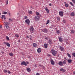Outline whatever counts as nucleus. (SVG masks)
<instances>
[{"mask_svg": "<svg viewBox=\"0 0 75 75\" xmlns=\"http://www.w3.org/2000/svg\"><path fill=\"white\" fill-rule=\"evenodd\" d=\"M51 53L54 56H56V54H57V51H55L54 49L51 50Z\"/></svg>", "mask_w": 75, "mask_h": 75, "instance_id": "1", "label": "nucleus"}, {"mask_svg": "<svg viewBox=\"0 0 75 75\" xmlns=\"http://www.w3.org/2000/svg\"><path fill=\"white\" fill-rule=\"evenodd\" d=\"M40 16H35L34 18L35 20V21H38L39 20L40 18Z\"/></svg>", "mask_w": 75, "mask_h": 75, "instance_id": "2", "label": "nucleus"}, {"mask_svg": "<svg viewBox=\"0 0 75 75\" xmlns=\"http://www.w3.org/2000/svg\"><path fill=\"white\" fill-rule=\"evenodd\" d=\"M25 22L26 24H28V25H30V20L28 19H27L25 21Z\"/></svg>", "mask_w": 75, "mask_h": 75, "instance_id": "3", "label": "nucleus"}, {"mask_svg": "<svg viewBox=\"0 0 75 75\" xmlns=\"http://www.w3.org/2000/svg\"><path fill=\"white\" fill-rule=\"evenodd\" d=\"M30 33H33L34 32H33V31H34V28H33V26H32L31 27V28L30 29Z\"/></svg>", "mask_w": 75, "mask_h": 75, "instance_id": "4", "label": "nucleus"}, {"mask_svg": "<svg viewBox=\"0 0 75 75\" xmlns=\"http://www.w3.org/2000/svg\"><path fill=\"white\" fill-rule=\"evenodd\" d=\"M4 43L5 45H6L8 47H10V44L9 43L4 42Z\"/></svg>", "mask_w": 75, "mask_h": 75, "instance_id": "5", "label": "nucleus"}, {"mask_svg": "<svg viewBox=\"0 0 75 75\" xmlns=\"http://www.w3.org/2000/svg\"><path fill=\"white\" fill-rule=\"evenodd\" d=\"M21 65H25V66H27V63L24 61L22 62Z\"/></svg>", "mask_w": 75, "mask_h": 75, "instance_id": "6", "label": "nucleus"}, {"mask_svg": "<svg viewBox=\"0 0 75 75\" xmlns=\"http://www.w3.org/2000/svg\"><path fill=\"white\" fill-rule=\"evenodd\" d=\"M64 13V12L62 11H59V16H61V17H62L64 15L63 14Z\"/></svg>", "mask_w": 75, "mask_h": 75, "instance_id": "7", "label": "nucleus"}, {"mask_svg": "<svg viewBox=\"0 0 75 75\" xmlns=\"http://www.w3.org/2000/svg\"><path fill=\"white\" fill-rule=\"evenodd\" d=\"M59 65L60 66H63V62L62 61H60L59 62Z\"/></svg>", "mask_w": 75, "mask_h": 75, "instance_id": "8", "label": "nucleus"}, {"mask_svg": "<svg viewBox=\"0 0 75 75\" xmlns=\"http://www.w3.org/2000/svg\"><path fill=\"white\" fill-rule=\"evenodd\" d=\"M48 45H49L48 44H44V47L45 48H48Z\"/></svg>", "mask_w": 75, "mask_h": 75, "instance_id": "9", "label": "nucleus"}, {"mask_svg": "<svg viewBox=\"0 0 75 75\" xmlns=\"http://www.w3.org/2000/svg\"><path fill=\"white\" fill-rule=\"evenodd\" d=\"M50 62L52 65H54L55 64V62H54V60H53L52 59H51Z\"/></svg>", "mask_w": 75, "mask_h": 75, "instance_id": "10", "label": "nucleus"}, {"mask_svg": "<svg viewBox=\"0 0 75 75\" xmlns=\"http://www.w3.org/2000/svg\"><path fill=\"white\" fill-rule=\"evenodd\" d=\"M37 51L38 53H40L41 52V48H38L37 50Z\"/></svg>", "mask_w": 75, "mask_h": 75, "instance_id": "11", "label": "nucleus"}, {"mask_svg": "<svg viewBox=\"0 0 75 75\" xmlns=\"http://www.w3.org/2000/svg\"><path fill=\"white\" fill-rule=\"evenodd\" d=\"M36 16L41 17V15L40 14V13L38 12H36L35 13Z\"/></svg>", "mask_w": 75, "mask_h": 75, "instance_id": "12", "label": "nucleus"}, {"mask_svg": "<svg viewBox=\"0 0 75 75\" xmlns=\"http://www.w3.org/2000/svg\"><path fill=\"white\" fill-rule=\"evenodd\" d=\"M48 43L49 44H51L52 43V41L51 39H50L49 40V41L48 42Z\"/></svg>", "mask_w": 75, "mask_h": 75, "instance_id": "13", "label": "nucleus"}, {"mask_svg": "<svg viewBox=\"0 0 75 75\" xmlns=\"http://www.w3.org/2000/svg\"><path fill=\"white\" fill-rule=\"evenodd\" d=\"M45 10L47 12V13H49V9H48V8L47 7H46L45 8Z\"/></svg>", "mask_w": 75, "mask_h": 75, "instance_id": "14", "label": "nucleus"}, {"mask_svg": "<svg viewBox=\"0 0 75 75\" xmlns=\"http://www.w3.org/2000/svg\"><path fill=\"white\" fill-rule=\"evenodd\" d=\"M70 15L71 16H75V12H73L71 13Z\"/></svg>", "mask_w": 75, "mask_h": 75, "instance_id": "15", "label": "nucleus"}, {"mask_svg": "<svg viewBox=\"0 0 75 75\" xmlns=\"http://www.w3.org/2000/svg\"><path fill=\"white\" fill-rule=\"evenodd\" d=\"M28 13L29 14H32L33 12L31 11H28Z\"/></svg>", "mask_w": 75, "mask_h": 75, "instance_id": "16", "label": "nucleus"}, {"mask_svg": "<svg viewBox=\"0 0 75 75\" xmlns=\"http://www.w3.org/2000/svg\"><path fill=\"white\" fill-rule=\"evenodd\" d=\"M26 70L28 72H30L31 71V69L30 68H27Z\"/></svg>", "mask_w": 75, "mask_h": 75, "instance_id": "17", "label": "nucleus"}, {"mask_svg": "<svg viewBox=\"0 0 75 75\" xmlns=\"http://www.w3.org/2000/svg\"><path fill=\"white\" fill-rule=\"evenodd\" d=\"M37 45L35 43H34L33 44V46L34 47H35V48H36L37 47Z\"/></svg>", "mask_w": 75, "mask_h": 75, "instance_id": "18", "label": "nucleus"}, {"mask_svg": "<svg viewBox=\"0 0 75 75\" xmlns=\"http://www.w3.org/2000/svg\"><path fill=\"white\" fill-rule=\"evenodd\" d=\"M59 48H60V50H61V51H63L64 50V47H62L60 46Z\"/></svg>", "mask_w": 75, "mask_h": 75, "instance_id": "19", "label": "nucleus"}, {"mask_svg": "<svg viewBox=\"0 0 75 75\" xmlns=\"http://www.w3.org/2000/svg\"><path fill=\"white\" fill-rule=\"evenodd\" d=\"M60 71H62V72H64L65 71V70L64 69H60Z\"/></svg>", "mask_w": 75, "mask_h": 75, "instance_id": "20", "label": "nucleus"}, {"mask_svg": "<svg viewBox=\"0 0 75 75\" xmlns=\"http://www.w3.org/2000/svg\"><path fill=\"white\" fill-rule=\"evenodd\" d=\"M68 63H69L70 64L72 62V60L71 59H68L67 60Z\"/></svg>", "mask_w": 75, "mask_h": 75, "instance_id": "21", "label": "nucleus"}, {"mask_svg": "<svg viewBox=\"0 0 75 75\" xmlns=\"http://www.w3.org/2000/svg\"><path fill=\"white\" fill-rule=\"evenodd\" d=\"M56 33L57 34H60L61 33V31L59 30H56Z\"/></svg>", "mask_w": 75, "mask_h": 75, "instance_id": "22", "label": "nucleus"}, {"mask_svg": "<svg viewBox=\"0 0 75 75\" xmlns=\"http://www.w3.org/2000/svg\"><path fill=\"white\" fill-rule=\"evenodd\" d=\"M9 55H10V56H11V57H13V55H14V54L12 53H9Z\"/></svg>", "mask_w": 75, "mask_h": 75, "instance_id": "23", "label": "nucleus"}, {"mask_svg": "<svg viewBox=\"0 0 75 75\" xmlns=\"http://www.w3.org/2000/svg\"><path fill=\"white\" fill-rule=\"evenodd\" d=\"M59 40L60 42H62L63 40H62V39L61 38H59Z\"/></svg>", "mask_w": 75, "mask_h": 75, "instance_id": "24", "label": "nucleus"}, {"mask_svg": "<svg viewBox=\"0 0 75 75\" xmlns=\"http://www.w3.org/2000/svg\"><path fill=\"white\" fill-rule=\"evenodd\" d=\"M67 55L69 58H71V55H70V54L68 53H67Z\"/></svg>", "mask_w": 75, "mask_h": 75, "instance_id": "25", "label": "nucleus"}, {"mask_svg": "<svg viewBox=\"0 0 75 75\" xmlns=\"http://www.w3.org/2000/svg\"><path fill=\"white\" fill-rule=\"evenodd\" d=\"M74 32H75V31L73 30H71V34H74Z\"/></svg>", "mask_w": 75, "mask_h": 75, "instance_id": "26", "label": "nucleus"}, {"mask_svg": "<svg viewBox=\"0 0 75 75\" xmlns=\"http://www.w3.org/2000/svg\"><path fill=\"white\" fill-rule=\"evenodd\" d=\"M6 38L7 41H8L9 40H10V39L9 38L8 36H6Z\"/></svg>", "mask_w": 75, "mask_h": 75, "instance_id": "27", "label": "nucleus"}, {"mask_svg": "<svg viewBox=\"0 0 75 75\" xmlns=\"http://www.w3.org/2000/svg\"><path fill=\"white\" fill-rule=\"evenodd\" d=\"M15 36L17 37V38H18L19 37V35H18V34H16L15 35Z\"/></svg>", "mask_w": 75, "mask_h": 75, "instance_id": "28", "label": "nucleus"}, {"mask_svg": "<svg viewBox=\"0 0 75 75\" xmlns=\"http://www.w3.org/2000/svg\"><path fill=\"white\" fill-rule=\"evenodd\" d=\"M72 55L73 56H74L75 58V53H72Z\"/></svg>", "mask_w": 75, "mask_h": 75, "instance_id": "29", "label": "nucleus"}, {"mask_svg": "<svg viewBox=\"0 0 75 75\" xmlns=\"http://www.w3.org/2000/svg\"><path fill=\"white\" fill-rule=\"evenodd\" d=\"M70 4H71V5L72 6H74V4H73L72 3V2H70Z\"/></svg>", "mask_w": 75, "mask_h": 75, "instance_id": "30", "label": "nucleus"}, {"mask_svg": "<svg viewBox=\"0 0 75 75\" xmlns=\"http://www.w3.org/2000/svg\"><path fill=\"white\" fill-rule=\"evenodd\" d=\"M50 23V20H48L47 23H46V24H48Z\"/></svg>", "mask_w": 75, "mask_h": 75, "instance_id": "31", "label": "nucleus"}, {"mask_svg": "<svg viewBox=\"0 0 75 75\" xmlns=\"http://www.w3.org/2000/svg\"><path fill=\"white\" fill-rule=\"evenodd\" d=\"M5 16V15H2V17H1V18H2V19H3V18H4V17Z\"/></svg>", "mask_w": 75, "mask_h": 75, "instance_id": "32", "label": "nucleus"}, {"mask_svg": "<svg viewBox=\"0 0 75 75\" xmlns=\"http://www.w3.org/2000/svg\"><path fill=\"white\" fill-rule=\"evenodd\" d=\"M63 63L64 64H66V61L65 60H64L63 61Z\"/></svg>", "mask_w": 75, "mask_h": 75, "instance_id": "33", "label": "nucleus"}, {"mask_svg": "<svg viewBox=\"0 0 75 75\" xmlns=\"http://www.w3.org/2000/svg\"><path fill=\"white\" fill-rule=\"evenodd\" d=\"M65 6L66 7H68L69 6V5L68 4H65Z\"/></svg>", "mask_w": 75, "mask_h": 75, "instance_id": "34", "label": "nucleus"}, {"mask_svg": "<svg viewBox=\"0 0 75 75\" xmlns=\"http://www.w3.org/2000/svg\"><path fill=\"white\" fill-rule=\"evenodd\" d=\"M57 20L58 21H59L60 20V18H59V17H57Z\"/></svg>", "mask_w": 75, "mask_h": 75, "instance_id": "35", "label": "nucleus"}, {"mask_svg": "<svg viewBox=\"0 0 75 75\" xmlns=\"http://www.w3.org/2000/svg\"><path fill=\"white\" fill-rule=\"evenodd\" d=\"M9 21H13V19H11V18H9Z\"/></svg>", "mask_w": 75, "mask_h": 75, "instance_id": "36", "label": "nucleus"}, {"mask_svg": "<svg viewBox=\"0 0 75 75\" xmlns=\"http://www.w3.org/2000/svg\"><path fill=\"white\" fill-rule=\"evenodd\" d=\"M30 37V40H32V36H31V35H30L29 36Z\"/></svg>", "mask_w": 75, "mask_h": 75, "instance_id": "37", "label": "nucleus"}, {"mask_svg": "<svg viewBox=\"0 0 75 75\" xmlns=\"http://www.w3.org/2000/svg\"><path fill=\"white\" fill-rule=\"evenodd\" d=\"M8 0H7L6 1V5H7V4H8Z\"/></svg>", "mask_w": 75, "mask_h": 75, "instance_id": "38", "label": "nucleus"}, {"mask_svg": "<svg viewBox=\"0 0 75 75\" xmlns=\"http://www.w3.org/2000/svg\"><path fill=\"white\" fill-rule=\"evenodd\" d=\"M44 31L45 32H47V29L45 28L44 29Z\"/></svg>", "mask_w": 75, "mask_h": 75, "instance_id": "39", "label": "nucleus"}, {"mask_svg": "<svg viewBox=\"0 0 75 75\" xmlns=\"http://www.w3.org/2000/svg\"><path fill=\"white\" fill-rule=\"evenodd\" d=\"M5 26L6 28H8V25H5Z\"/></svg>", "mask_w": 75, "mask_h": 75, "instance_id": "40", "label": "nucleus"}, {"mask_svg": "<svg viewBox=\"0 0 75 75\" xmlns=\"http://www.w3.org/2000/svg\"><path fill=\"white\" fill-rule=\"evenodd\" d=\"M7 13V12H4L3 13L4 14H6Z\"/></svg>", "mask_w": 75, "mask_h": 75, "instance_id": "41", "label": "nucleus"}, {"mask_svg": "<svg viewBox=\"0 0 75 75\" xmlns=\"http://www.w3.org/2000/svg\"><path fill=\"white\" fill-rule=\"evenodd\" d=\"M63 21L64 23H66V21H65V20H64Z\"/></svg>", "mask_w": 75, "mask_h": 75, "instance_id": "42", "label": "nucleus"}, {"mask_svg": "<svg viewBox=\"0 0 75 75\" xmlns=\"http://www.w3.org/2000/svg\"><path fill=\"white\" fill-rule=\"evenodd\" d=\"M72 0V2L73 3H75V0Z\"/></svg>", "mask_w": 75, "mask_h": 75, "instance_id": "43", "label": "nucleus"}, {"mask_svg": "<svg viewBox=\"0 0 75 75\" xmlns=\"http://www.w3.org/2000/svg\"><path fill=\"white\" fill-rule=\"evenodd\" d=\"M4 72H5V73H6V72H7V70L4 69Z\"/></svg>", "mask_w": 75, "mask_h": 75, "instance_id": "44", "label": "nucleus"}, {"mask_svg": "<svg viewBox=\"0 0 75 75\" xmlns=\"http://www.w3.org/2000/svg\"><path fill=\"white\" fill-rule=\"evenodd\" d=\"M5 23V25H8V22H4Z\"/></svg>", "mask_w": 75, "mask_h": 75, "instance_id": "45", "label": "nucleus"}, {"mask_svg": "<svg viewBox=\"0 0 75 75\" xmlns=\"http://www.w3.org/2000/svg\"><path fill=\"white\" fill-rule=\"evenodd\" d=\"M7 72H8V74H11V72L9 70H8V71Z\"/></svg>", "mask_w": 75, "mask_h": 75, "instance_id": "46", "label": "nucleus"}, {"mask_svg": "<svg viewBox=\"0 0 75 75\" xmlns=\"http://www.w3.org/2000/svg\"><path fill=\"white\" fill-rule=\"evenodd\" d=\"M24 19H27V17L26 16H25Z\"/></svg>", "mask_w": 75, "mask_h": 75, "instance_id": "47", "label": "nucleus"}, {"mask_svg": "<svg viewBox=\"0 0 75 75\" xmlns=\"http://www.w3.org/2000/svg\"><path fill=\"white\" fill-rule=\"evenodd\" d=\"M45 40H48V37H46L45 38Z\"/></svg>", "mask_w": 75, "mask_h": 75, "instance_id": "48", "label": "nucleus"}, {"mask_svg": "<svg viewBox=\"0 0 75 75\" xmlns=\"http://www.w3.org/2000/svg\"><path fill=\"white\" fill-rule=\"evenodd\" d=\"M26 37L27 38H29V37L28 35H26Z\"/></svg>", "mask_w": 75, "mask_h": 75, "instance_id": "49", "label": "nucleus"}, {"mask_svg": "<svg viewBox=\"0 0 75 75\" xmlns=\"http://www.w3.org/2000/svg\"><path fill=\"white\" fill-rule=\"evenodd\" d=\"M36 75H40V74L38 73L36 74Z\"/></svg>", "mask_w": 75, "mask_h": 75, "instance_id": "50", "label": "nucleus"}, {"mask_svg": "<svg viewBox=\"0 0 75 75\" xmlns=\"http://www.w3.org/2000/svg\"><path fill=\"white\" fill-rule=\"evenodd\" d=\"M26 64H29V62H26Z\"/></svg>", "mask_w": 75, "mask_h": 75, "instance_id": "51", "label": "nucleus"}, {"mask_svg": "<svg viewBox=\"0 0 75 75\" xmlns=\"http://www.w3.org/2000/svg\"><path fill=\"white\" fill-rule=\"evenodd\" d=\"M49 6H52V4H50Z\"/></svg>", "mask_w": 75, "mask_h": 75, "instance_id": "52", "label": "nucleus"}, {"mask_svg": "<svg viewBox=\"0 0 75 75\" xmlns=\"http://www.w3.org/2000/svg\"><path fill=\"white\" fill-rule=\"evenodd\" d=\"M1 53H2V54H4V52H3V51H2Z\"/></svg>", "mask_w": 75, "mask_h": 75, "instance_id": "53", "label": "nucleus"}, {"mask_svg": "<svg viewBox=\"0 0 75 75\" xmlns=\"http://www.w3.org/2000/svg\"><path fill=\"white\" fill-rule=\"evenodd\" d=\"M0 28H2V25H0Z\"/></svg>", "mask_w": 75, "mask_h": 75, "instance_id": "54", "label": "nucleus"}, {"mask_svg": "<svg viewBox=\"0 0 75 75\" xmlns=\"http://www.w3.org/2000/svg\"><path fill=\"white\" fill-rule=\"evenodd\" d=\"M4 20H6V17L5 16V17H4Z\"/></svg>", "mask_w": 75, "mask_h": 75, "instance_id": "55", "label": "nucleus"}, {"mask_svg": "<svg viewBox=\"0 0 75 75\" xmlns=\"http://www.w3.org/2000/svg\"><path fill=\"white\" fill-rule=\"evenodd\" d=\"M17 15H18L19 14V13H17Z\"/></svg>", "mask_w": 75, "mask_h": 75, "instance_id": "56", "label": "nucleus"}, {"mask_svg": "<svg viewBox=\"0 0 75 75\" xmlns=\"http://www.w3.org/2000/svg\"><path fill=\"white\" fill-rule=\"evenodd\" d=\"M73 74H75V71H74V72H73Z\"/></svg>", "mask_w": 75, "mask_h": 75, "instance_id": "57", "label": "nucleus"}, {"mask_svg": "<svg viewBox=\"0 0 75 75\" xmlns=\"http://www.w3.org/2000/svg\"><path fill=\"white\" fill-rule=\"evenodd\" d=\"M35 66L36 67H37V66L36 65V64L35 65Z\"/></svg>", "mask_w": 75, "mask_h": 75, "instance_id": "58", "label": "nucleus"}, {"mask_svg": "<svg viewBox=\"0 0 75 75\" xmlns=\"http://www.w3.org/2000/svg\"><path fill=\"white\" fill-rule=\"evenodd\" d=\"M17 19L18 20H18H19L18 18H17Z\"/></svg>", "mask_w": 75, "mask_h": 75, "instance_id": "59", "label": "nucleus"}, {"mask_svg": "<svg viewBox=\"0 0 75 75\" xmlns=\"http://www.w3.org/2000/svg\"><path fill=\"white\" fill-rule=\"evenodd\" d=\"M8 14H9V15H10V13L9 12L8 13Z\"/></svg>", "mask_w": 75, "mask_h": 75, "instance_id": "60", "label": "nucleus"}, {"mask_svg": "<svg viewBox=\"0 0 75 75\" xmlns=\"http://www.w3.org/2000/svg\"><path fill=\"white\" fill-rule=\"evenodd\" d=\"M64 4H66V2H64Z\"/></svg>", "mask_w": 75, "mask_h": 75, "instance_id": "61", "label": "nucleus"}, {"mask_svg": "<svg viewBox=\"0 0 75 75\" xmlns=\"http://www.w3.org/2000/svg\"><path fill=\"white\" fill-rule=\"evenodd\" d=\"M18 42H19V40H18Z\"/></svg>", "mask_w": 75, "mask_h": 75, "instance_id": "62", "label": "nucleus"}, {"mask_svg": "<svg viewBox=\"0 0 75 75\" xmlns=\"http://www.w3.org/2000/svg\"><path fill=\"white\" fill-rule=\"evenodd\" d=\"M65 59H67V58H65Z\"/></svg>", "mask_w": 75, "mask_h": 75, "instance_id": "63", "label": "nucleus"}, {"mask_svg": "<svg viewBox=\"0 0 75 75\" xmlns=\"http://www.w3.org/2000/svg\"><path fill=\"white\" fill-rule=\"evenodd\" d=\"M0 15H1V13H0Z\"/></svg>", "mask_w": 75, "mask_h": 75, "instance_id": "64", "label": "nucleus"}]
</instances>
